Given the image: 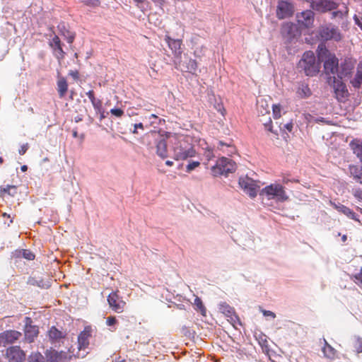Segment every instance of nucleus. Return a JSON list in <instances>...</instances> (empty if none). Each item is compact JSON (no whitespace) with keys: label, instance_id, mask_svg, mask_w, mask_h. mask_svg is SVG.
Returning <instances> with one entry per match:
<instances>
[{"label":"nucleus","instance_id":"f257e3e1","mask_svg":"<svg viewBox=\"0 0 362 362\" xmlns=\"http://www.w3.org/2000/svg\"><path fill=\"white\" fill-rule=\"evenodd\" d=\"M318 59L324 62V70L327 75L334 74L338 70L339 61L334 54L329 52L325 45L320 44L317 47Z\"/></svg>","mask_w":362,"mask_h":362},{"label":"nucleus","instance_id":"f03ea898","mask_svg":"<svg viewBox=\"0 0 362 362\" xmlns=\"http://www.w3.org/2000/svg\"><path fill=\"white\" fill-rule=\"evenodd\" d=\"M298 66L309 76L316 75L320 71V64L316 62L315 54L312 51H307L303 54Z\"/></svg>","mask_w":362,"mask_h":362},{"label":"nucleus","instance_id":"7ed1b4c3","mask_svg":"<svg viewBox=\"0 0 362 362\" xmlns=\"http://www.w3.org/2000/svg\"><path fill=\"white\" fill-rule=\"evenodd\" d=\"M260 195H265L268 199H275L277 202H284L288 199L285 188L280 184H271L263 188L259 193Z\"/></svg>","mask_w":362,"mask_h":362},{"label":"nucleus","instance_id":"20e7f679","mask_svg":"<svg viewBox=\"0 0 362 362\" xmlns=\"http://www.w3.org/2000/svg\"><path fill=\"white\" fill-rule=\"evenodd\" d=\"M236 165L231 159L226 157L219 158L214 166L211 168L214 176L227 175L235 171Z\"/></svg>","mask_w":362,"mask_h":362},{"label":"nucleus","instance_id":"39448f33","mask_svg":"<svg viewBox=\"0 0 362 362\" xmlns=\"http://www.w3.org/2000/svg\"><path fill=\"white\" fill-rule=\"evenodd\" d=\"M318 35L322 40H335L340 41L342 38L339 30L331 24L322 25L319 28Z\"/></svg>","mask_w":362,"mask_h":362},{"label":"nucleus","instance_id":"423d86ee","mask_svg":"<svg viewBox=\"0 0 362 362\" xmlns=\"http://www.w3.org/2000/svg\"><path fill=\"white\" fill-rule=\"evenodd\" d=\"M335 76L329 78V83H332V88L334 89L336 98L339 102H344L349 95V92L345 83Z\"/></svg>","mask_w":362,"mask_h":362},{"label":"nucleus","instance_id":"0eeeda50","mask_svg":"<svg viewBox=\"0 0 362 362\" xmlns=\"http://www.w3.org/2000/svg\"><path fill=\"white\" fill-rule=\"evenodd\" d=\"M339 4L334 0H315L311 2L310 8L321 13L336 10Z\"/></svg>","mask_w":362,"mask_h":362},{"label":"nucleus","instance_id":"6e6552de","mask_svg":"<svg viewBox=\"0 0 362 362\" xmlns=\"http://www.w3.org/2000/svg\"><path fill=\"white\" fill-rule=\"evenodd\" d=\"M107 302L110 308L117 313H122L126 308L127 303L118 295V291H113L107 296Z\"/></svg>","mask_w":362,"mask_h":362},{"label":"nucleus","instance_id":"1a4fd4ad","mask_svg":"<svg viewBox=\"0 0 362 362\" xmlns=\"http://www.w3.org/2000/svg\"><path fill=\"white\" fill-rule=\"evenodd\" d=\"M24 322V339L26 342L32 343L38 336L39 328L33 325V321L30 317H25Z\"/></svg>","mask_w":362,"mask_h":362},{"label":"nucleus","instance_id":"9d476101","mask_svg":"<svg viewBox=\"0 0 362 362\" xmlns=\"http://www.w3.org/2000/svg\"><path fill=\"white\" fill-rule=\"evenodd\" d=\"M239 185L251 198L257 196L259 186L256 181L248 177H240L239 179Z\"/></svg>","mask_w":362,"mask_h":362},{"label":"nucleus","instance_id":"9b49d317","mask_svg":"<svg viewBox=\"0 0 362 362\" xmlns=\"http://www.w3.org/2000/svg\"><path fill=\"white\" fill-rule=\"evenodd\" d=\"M4 356L8 362H23L26 357L25 351L18 346H12L7 348Z\"/></svg>","mask_w":362,"mask_h":362},{"label":"nucleus","instance_id":"f8f14e48","mask_svg":"<svg viewBox=\"0 0 362 362\" xmlns=\"http://www.w3.org/2000/svg\"><path fill=\"white\" fill-rule=\"evenodd\" d=\"M294 12L293 5L288 1H279L276 7V17L281 20L292 16Z\"/></svg>","mask_w":362,"mask_h":362},{"label":"nucleus","instance_id":"ddd939ff","mask_svg":"<svg viewBox=\"0 0 362 362\" xmlns=\"http://www.w3.org/2000/svg\"><path fill=\"white\" fill-rule=\"evenodd\" d=\"M49 45L52 49L54 55L60 64L64 59L66 53L62 48V43L59 37L54 35L53 38L49 41Z\"/></svg>","mask_w":362,"mask_h":362},{"label":"nucleus","instance_id":"4468645a","mask_svg":"<svg viewBox=\"0 0 362 362\" xmlns=\"http://www.w3.org/2000/svg\"><path fill=\"white\" fill-rule=\"evenodd\" d=\"M315 13L311 10L303 11L297 13L296 19L299 25L308 28L313 26L314 23Z\"/></svg>","mask_w":362,"mask_h":362},{"label":"nucleus","instance_id":"2eb2a0df","mask_svg":"<svg viewBox=\"0 0 362 362\" xmlns=\"http://www.w3.org/2000/svg\"><path fill=\"white\" fill-rule=\"evenodd\" d=\"M21 332L16 330H6L0 334V345L6 346L13 344L20 339Z\"/></svg>","mask_w":362,"mask_h":362},{"label":"nucleus","instance_id":"dca6fc26","mask_svg":"<svg viewBox=\"0 0 362 362\" xmlns=\"http://www.w3.org/2000/svg\"><path fill=\"white\" fill-rule=\"evenodd\" d=\"M174 158L177 160H186L189 158L194 157L196 154L195 150L192 147L185 148L182 145L177 146L174 148Z\"/></svg>","mask_w":362,"mask_h":362},{"label":"nucleus","instance_id":"f3484780","mask_svg":"<svg viewBox=\"0 0 362 362\" xmlns=\"http://www.w3.org/2000/svg\"><path fill=\"white\" fill-rule=\"evenodd\" d=\"M354 68V64L351 59H345L340 66H338V70L337 71V78L343 79L347 77H350L352 71Z\"/></svg>","mask_w":362,"mask_h":362},{"label":"nucleus","instance_id":"a211bd4d","mask_svg":"<svg viewBox=\"0 0 362 362\" xmlns=\"http://www.w3.org/2000/svg\"><path fill=\"white\" fill-rule=\"evenodd\" d=\"M219 311L224 314L228 318V320L234 325L239 322L238 316L235 314V310L226 303H222L219 305Z\"/></svg>","mask_w":362,"mask_h":362},{"label":"nucleus","instance_id":"6ab92c4d","mask_svg":"<svg viewBox=\"0 0 362 362\" xmlns=\"http://www.w3.org/2000/svg\"><path fill=\"white\" fill-rule=\"evenodd\" d=\"M47 360L50 362H66L71 358L64 351H57L55 350H47L45 353Z\"/></svg>","mask_w":362,"mask_h":362},{"label":"nucleus","instance_id":"aec40b11","mask_svg":"<svg viewBox=\"0 0 362 362\" xmlns=\"http://www.w3.org/2000/svg\"><path fill=\"white\" fill-rule=\"evenodd\" d=\"M92 329L90 326H87L80 333L78 337L79 349H84L89 344V339L91 337Z\"/></svg>","mask_w":362,"mask_h":362},{"label":"nucleus","instance_id":"412c9836","mask_svg":"<svg viewBox=\"0 0 362 362\" xmlns=\"http://www.w3.org/2000/svg\"><path fill=\"white\" fill-rule=\"evenodd\" d=\"M312 90L308 84L304 82H300L297 84L296 90V95L298 99H305L310 97Z\"/></svg>","mask_w":362,"mask_h":362},{"label":"nucleus","instance_id":"4be33fe9","mask_svg":"<svg viewBox=\"0 0 362 362\" xmlns=\"http://www.w3.org/2000/svg\"><path fill=\"white\" fill-rule=\"evenodd\" d=\"M165 40L168 43L169 48L173 51L175 57H180L182 54L181 45L182 41L180 40H175L168 35H165Z\"/></svg>","mask_w":362,"mask_h":362},{"label":"nucleus","instance_id":"5701e85b","mask_svg":"<svg viewBox=\"0 0 362 362\" xmlns=\"http://www.w3.org/2000/svg\"><path fill=\"white\" fill-rule=\"evenodd\" d=\"M156 154L164 159L168 157L167 141L164 139H159L155 141Z\"/></svg>","mask_w":362,"mask_h":362},{"label":"nucleus","instance_id":"b1692460","mask_svg":"<svg viewBox=\"0 0 362 362\" xmlns=\"http://www.w3.org/2000/svg\"><path fill=\"white\" fill-rule=\"evenodd\" d=\"M256 339L258 341V344L262 348V352L264 353L267 355H269L270 349L269 345L268 342V337L267 335H265L263 333H259L257 335L255 336Z\"/></svg>","mask_w":362,"mask_h":362},{"label":"nucleus","instance_id":"393cba45","mask_svg":"<svg viewBox=\"0 0 362 362\" xmlns=\"http://www.w3.org/2000/svg\"><path fill=\"white\" fill-rule=\"evenodd\" d=\"M322 351L324 356L331 360L335 359L337 356V350L328 344L325 339H324V346L322 347Z\"/></svg>","mask_w":362,"mask_h":362},{"label":"nucleus","instance_id":"a878e982","mask_svg":"<svg viewBox=\"0 0 362 362\" xmlns=\"http://www.w3.org/2000/svg\"><path fill=\"white\" fill-rule=\"evenodd\" d=\"M57 28L59 31V33L65 37L68 43H72L75 38V35L71 33L66 27L64 23H60L57 25Z\"/></svg>","mask_w":362,"mask_h":362},{"label":"nucleus","instance_id":"bb28decb","mask_svg":"<svg viewBox=\"0 0 362 362\" xmlns=\"http://www.w3.org/2000/svg\"><path fill=\"white\" fill-rule=\"evenodd\" d=\"M57 86L59 98H64L68 90V83L66 78L64 77H59L57 80Z\"/></svg>","mask_w":362,"mask_h":362},{"label":"nucleus","instance_id":"cd10ccee","mask_svg":"<svg viewBox=\"0 0 362 362\" xmlns=\"http://www.w3.org/2000/svg\"><path fill=\"white\" fill-rule=\"evenodd\" d=\"M349 14V8L346 4L343 5V8L332 11L331 18L332 19H343L346 17Z\"/></svg>","mask_w":362,"mask_h":362},{"label":"nucleus","instance_id":"c85d7f7f","mask_svg":"<svg viewBox=\"0 0 362 362\" xmlns=\"http://www.w3.org/2000/svg\"><path fill=\"white\" fill-rule=\"evenodd\" d=\"M350 146L354 153L362 161V141L353 140L350 143Z\"/></svg>","mask_w":362,"mask_h":362},{"label":"nucleus","instance_id":"c756f323","mask_svg":"<svg viewBox=\"0 0 362 362\" xmlns=\"http://www.w3.org/2000/svg\"><path fill=\"white\" fill-rule=\"evenodd\" d=\"M351 83L355 88H359L362 84V62L358 64L356 76Z\"/></svg>","mask_w":362,"mask_h":362},{"label":"nucleus","instance_id":"7c9ffc66","mask_svg":"<svg viewBox=\"0 0 362 362\" xmlns=\"http://www.w3.org/2000/svg\"><path fill=\"white\" fill-rule=\"evenodd\" d=\"M0 193L2 196L9 195L13 197L17 194V187L16 185H11L1 187Z\"/></svg>","mask_w":362,"mask_h":362},{"label":"nucleus","instance_id":"2f4dec72","mask_svg":"<svg viewBox=\"0 0 362 362\" xmlns=\"http://www.w3.org/2000/svg\"><path fill=\"white\" fill-rule=\"evenodd\" d=\"M217 148L228 155L232 154L235 151V148L230 143L226 144L221 141L218 142Z\"/></svg>","mask_w":362,"mask_h":362},{"label":"nucleus","instance_id":"473e14b6","mask_svg":"<svg viewBox=\"0 0 362 362\" xmlns=\"http://www.w3.org/2000/svg\"><path fill=\"white\" fill-rule=\"evenodd\" d=\"M48 335L49 339L53 341H58L64 337L62 332L57 329L54 326H52L49 329Z\"/></svg>","mask_w":362,"mask_h":362},{"label":"nucleus","instance_id":"72a5a7b5","mask_svg":"<svg viewBox=\"0 0 362 362\" xmlns=\"http://www.w3.org/2000/svg\"><path fill=\"white\" fill-rule=\"evenodd\" d=\"M336 209L339 211L347 216L349 218L354 220H357L356 214L347 206L344 205L336 206Z\"/></svg>","mask_w":362,"mask_h":362},{"label":"nucleus","instance_id":"f704fd0d","mask_svg":"<svg viewBox=\"0 0 362 362\" xmlns=\"http://www.w3.org/2000/svg\"><path fill=\"white\" fill-rule=\"evenodd\" d=\"M350 173L354 176L355 180L362 184V170L356 166H350Z\"/></svg>","mask_w":362,"mask_h":362},{"label":"nucleus","instance_id":"c9c22d12","mask_svg":"<svg viewBox=\"0 0 362 362\" xmlns=\"http://www.w3.org/2000/svg\"><path fill=\"white\" fill-rule=\"evenodd\" d=\"M194 305L195 306L196 310L200 312V313L202 315H206V309L204 305L202 299L199 297L196 296V298H194Z\"/></svg>","mask_w":362,"mask_h":362},{"label":"nucleus","instance_id":"e433bc0d","mask_svg":"<svg viewBox=\"0 0 362 362\" xmlns=\"http://www.w3.org/2000/svg\"><path fill=\"white\" fill-rule=\"evenodd\" d=\"M28 362H45L44 356L40 352L32 353L28 357Z\"/></svg>","mask_w":362,"mask_h":362},{"label":"nucleus","instance_id":"4c0bfd02","mask_svg":"<svg viewBox=\"0 0 362 362\" xmlns=\"http://www.w3.org/2000/svg\"><path fill=\"white\" fill-rule=\"evenodd\" d=\"M18 257L22 255L25 259L28 260H33L35 258V255L28 250H22L18 251Z\"/></svg>","mask_w":362,"mask_h":362},{"label":"nucleus","instance_id":"58836bf2","mask_svg":"<svg viewBox=\"0 0 362 362\" xmlns=\"http://www.w3.org/2000/svg\"><path fill=\"white\" fill-rule=\"evenodd\" d=\"M214 107L218 112L221 114L222 116H225L226 113V110L223 106V103L221 102V100H219L218 101H217L216 100H215V103L214 105Z\"/></svg>","mask_w":362,"mask_h":362},{"label":"nucleus","instance_id":"ea45409f","mask_svg":"<svg viewBox=\"0 0 362 362\" xmlns=\"http://www.w3.org/2000/svg\"><path fill=\"white\" fill-rule=\"evenodd\" d=\"M272 111L274 119H279L281 117V107L279 104L273 105Z\"/></svg>","mask_w":362,"mask_h":362},{"label":"nucleus","instance_id":"a19ab883","mask_svg":"<svg viewBox=\"0 0 362 362\" xmlns=\"http://www.w3.org/2000/svg\"><path fill=\"white\" fill-rule=\"evenodd\" d=\"M197 69V63L195 59H190L187 63V70L190 73H194Z\"/></svg>","mask_w":362,"mask_h":362},{"label":"nucleus","instance_id":"79ce46f5","mask_svg":"<svg viewBox=\"0 0 362 362\" xmlns=\"http://www.w3.org/2000/svg\"><path fill=\"white\" fill-rule=\"evenodd\" d=\"M81 2L91 7H98L101 4L100 0H81Z\"/></svg>","mask_w":362,"mask_h":362},{"label":"nucleus","instance_id":"37998d69","mask_svg":"<svg viewBox=\"0 0 362 362\" xmlns=\"http://www.w3.org/2000/svg\"><path fill=\"white\" fill-rule=\"evenodd\" d=\"M92 105L93 106L95 110L98 113H101L103 110V102L100 99H96L95 101H93Z\"/></svg>","mask_w":362,"mask_h":362},{"label":"nucleus","instance_id":"c03bdc74","mask_svg":"<svg viewBox=\"0 0 362 362\" xmlns=\"http://www.w3.org/2000/svg\"><path fill=\"white\" fill-rule=\"evenodd\" d=\"M294 29H296V26L293 23H288L283 26L282 32L283 33L290 35Z\"/></svg>","mask_w":362,"mask_h":362},{"label":"nucleus","instance_id":"a18cd8bd","mask_svg":"<svg viewBox=\"0 0 362 362\" xmlns=\"http://www.w3.org/2000/svg\"><path fill=\"white\" fill-rule=\"evenodd\" d=\"M200 165V163L199 161H190L186 166V171L187 173L191 172L194 170L196 168Z\"/></svg>","mask_w":362,"mask_h":362},{"label":"nucleus","instance_id":"49530a36","mask_svg":"<svg viewBox=\"0 0 362 362\" xmlns=\"http://www.w3.org/2000/svg\"><path fill=\"white\" fill-rule=\"evenodd\" d=\"M354 348L357 354L362 353V338L358 337L356 339Z\"/></svg>","mask_w":362,"mask_h":362},{"label":"nucleus","instance_id":"de8ad7c7","mask_svg":"<svg viewBox=\"0 0 362 362\" xmlns=\"http://www.w3.org/2000/svg\"><path fill=\"white\" fill-rule=\"evenodd\" d=\"M352 279L356 284H362V267L358 273L353 275Z\"/></svg>","mask_w":362,"mask_h":362},{"label":"nucleus","instance_id":"09e8293b","mask_svg":"<svg viewBox=\"0 0 362 362\" xmlns=\"http://www.w3.org/2000/svg\"><path fill=\"white\" fill-rule=\"evenodd\" d=\"M110 113L117 117H121L124 115V111L119 108H112L110 110Z\"/></svg>","mask_w":362,"mask_h":362},{"label":"nucleus","instance_id":"8fccbe9b","mask_svg":"<svg viewBox=\"0 0 362 362\" xmlns=\"http://www.w3.org/2000/svg\"><path fill=\"white\" fill-rule=\"evenodd\" d=\"M117 322V320L115 316H109L106 318V325L107 326L112 327L115 325H116Z\"/></svg>","mask_w":362,"mask_h":362},{"label":"nucleus","instance_id":"3c124183","mask_svg":"<svg viewBox=\"0 0 362 362\" xmlns=\"http://www.w3.org/2000/svg\"><path fill=\"white\" fill-rule=\"evenodd\" d=\"M272 119L270 117H268V120L264 122V126L265 129L268 132H273L272 125Z\"/></svg>","mask_w":362,"mask_h":362},{"label":"nucleus","instance_id":"603ef678","mask_svg":"<svg viewBox=\"0 0 362 362\" xmlns=\"http://www.w3.org/2000/svg\"><path fill=\"white\" fill-rule=\"evenodd\" d=\"M86 95L90 99L91 103H93V101H95L97 99L95 97V93L93 90H90L89 91H88L86 93Z\"/></svg>","mask_w":362,"mask_h":362},{"label":"nucleus","instance_id":"864d4df0","mask_svg":"<svg viewBox=\"0 0 362 362\" xmlns=\"http://www.w3.org/2000/svg\"><path fill=\"white\" fill-rule=\"evenodd\" d=\"M28 144H23L21 146L20 149L18 150V153L20 155H24L25 153V152L28 151Z\"/></svg>","mask_w":362,"mask_h":362},{"label":"nucleus","instance_id":"5fc2aeb1","mask_svg":"<svg viewBox=\"0 0 362 362\" xmlns=\"http://www.w3.org/2000/svg\"><path fill=\"white\" fill-rule=\"evenodd\" d=\"M293 128V123L290 122L284 125L283 129L287 130L288 132H291Z\"/></svg>","mask_w":362,"mask_h":362},{"label":"nucleus","instance_id":"6e6d98bb","mask_svg":"<svg viewBox=\"0 0 362 362\" xmlns=\"http://www.w3.org/2000/svg\"><path fill=\"white\" fill-rule=\"evenodd\" d=\"M354 197L359 201H362V190L358 189L355 190L354 193Z\"/></svg>","mask_w":362,"mask_h":362},{"label":"nucleus","instance_id":"4d7b16f0","mask_svg":"<svg viewBox=\"0 0 362 362\" xmlns=\"http://www.w3.org/2000/svg\"><path fill=\"white\" fill-rule=\"evenodd\" d=\"M205 157L207 158L208 160H210L211 158L214 157V153L211 150H207L204 153Z\"/></svg>","mask_w":362,"mask_h":362},{"label":"nucleus","instance_id":"13d9d810","mask_svg":"<svg viewBox=\"0 0 362 362\" xmlns=\"http://www.w3.org/2000/svg\"><path fill=\"white\" fill-rule=\"evenodd\" d=\"M134 130L132 131V133H133V134H137V129H144V125H143V124H142V123H137V124H135L134 125Z\"/></svg>","mask_w":362,"mask_h":362},{"label":"nucleus","instance_id":"bf43d9fd","mask_svg":"<svg viewBox=\"0 0 362 362\" xmlns=\"http://www.w3.org/2000/svg\"><path fill=\"white\" fill-rule=\"evenodd\" d=\"M69 74L76 80L78 78V71H70Z\"/></svg>","mask_w":362,"mask_h":362},{"label":"nucleus","instance_id":"052dcab7","mask_svg":"<svg viewBox=\"0 0 362 362\" xmlns=\"http://www.w3.org/2000/svg\"><path fill=\"white\" fill-rule=\"evenodd\" d=\"M263 314L265 316H271L273 318L276 317V315L273 312L269 310H264Z\"/></svg>","mask_w":362,"mask_h":362},{"label":"nucleus","instance_id":"680f3d73","mask_svg":"<svg viewBox=\"0 0 362 362\" xmlns=\"http://www.w3.org/2000/svg\"><path fill=\"white\" fill-rule=\"evenodd\" d=\"M355 23L362 29V18H358L356 16L354 17Z\"/></svg>","mask_w":362,"mask_h":362},{"label":"nucleus","instance_id":"e2e57ef3","mask_svg":"<svg viewBox=\"0 0 362 362\" xmlns=\"http://www.w3.org/2000/svg\"><path fill=\"white\" fill-rule=\"evenodd\" d=\"M150 118L158 119V121H159V122H158V124H160L161 123V121L165 122V120H164V119H158V116H157L156 115H155V114H152V115H151Z\"/></svg>","mask_w":362,"mask_h":362},{"label":"nucleus","instance_id":"0e129e2a","mask_svg":"<svg viewBox=\"0 0 362 362\" xmlns=\"http://www.w3.org/2000/svg\"><path fill=\"white\" fill-rule=\"evenodd\" d=\"M112 362H126V361L124 359H122L120 357L118 358H116L114 361Z\"/></svg>","mask_w":362,"mask_h":362},{"label":"nucleus","instance_id":"69168bd1","mask_svg":"<svg viewBox=\"0 0 362 362\" xmlns=\"http://www.w3.org/2000/svg\"><path fill=\"white\" fill-rule=\"evenodd\" d=\"M165 165H168V166H172L173 165V162L171 161V160H166L165 161Z\"/></svg>","mask_w":362,"mask_h":362},{"label":"nucleus","instance_id":"338daca9","mask_svg":"<svg viewBox=\"0 0 362 362\" xmlns=\"http://www.w3.org/2000/svg\"><path fill=\"white\" fill-rule=\"evenodd\" d=\"M27 169H28V167H27L26 165H23V166L21 167V170H22L23 172L26 171V170H27Z\"/></svg>","mask_w":362,"mask_h":362},{"label":"nucleus","instance_id":"774afa93","mask_svg":"<svg viewBox=\"0 0 362 362\" xmlns=\"http://www.w3.org/2000/svg\"><path fill=\"white\" fill-rule=\"evenodd\" d=\"M72 134H73V136H74V137H75V138H76V137H77V136H78V132H77V131H76V130H75V131H73Z\"/></svg>","mask_w":362,"mask_h":362}]
</instances>
